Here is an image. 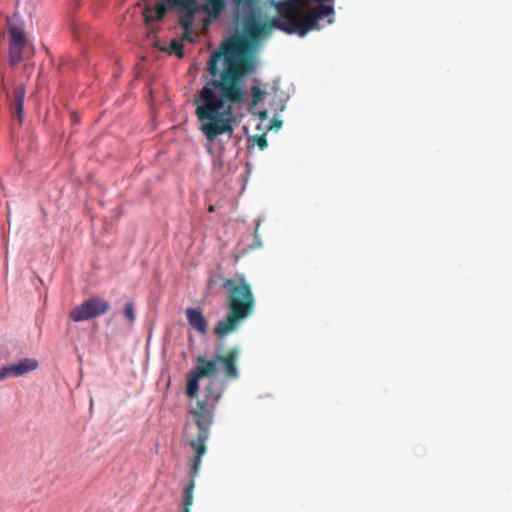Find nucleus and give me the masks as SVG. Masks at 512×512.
Masks as SVG:
<instances>
[{
	"label": "nucleus",
	"instance_id": "1",
	"mask_svg": "<svg viewBox=\"0 0 512 512\" xmlns=\"http://www.w3.org/2000/svg\"><path fill=\"white\" fill-rule=\"evenodd\" d=\"M255 67L246 41L240 38L225 41L210 56L207 71L211 79L193 99L195 114L201 122L200 130L208 141L233 133V106L244 101V80Z\"/></svg>",
	"mask_w": 512,
	"mask_h": 512
},
{
	"label": "nucleus",
	"instance_id": "2",
	"mask_svg": "<svg viewBox=\"0 0 512 512\" xmlns=\"http://www.w3.org/2000/svg\"><path fill=\"white\" fill-rule=\"evenodd\" d=\"M221 284L227 292L226 304L228 312L224 319L217 322L214 333L224 338L235 332L241 322L248 318L255 308V297L251 285L243 274H236L234 278H226L222 273H212L207 280V286L213 288Z\"/></svg>",
	"mask_w": 512,
	"mask_h": 512
},
{
	"label": "nucleus",
	"instance_id": "3",
	"mask_svg": "<svg viewBox=\"0 0 512 512\" xmlns=\"http://www.w3.org/2000/svg\"><path fill=\"white\" fill-rule=\"evenodd\" d=\"M282 1L276 3L278 17L273 18L269 23L251 20L245 25V34L250 42H257L261 37L268 36L272 28L304 37L309 31L320 28L319 21L321 19L334 14L332 5L320 4L306 11L307 6L297 4V12L286 18L279 6Z\"/></svg>",
	"mask_w": 512,
	"mask_h": 512
},
{
	"label": "nucleus",
	"instance_id": "4",
	"mask_svg": "<svg viewBox=\"0 0 512 512\" xmlns=\"http://www.w3.org/2000/svg\"><path fill=\"white\" fill-rule=\"evenodd\" d=\"M221 397V391L215 380H211L203 389V399L198 400L195 407L189 410L197 432H189L188 444L194 451L191 461L194 462L195 470L201 467L202 457L206 453V441L210 435V427L213 424V410Z\"/></svg>",
	"mask_w": 512,
	"mask_h": 512
},
{
	"label": "nucleus",
	"instance_id": "5",
	"mask_svg": "<svg viewBox=\"0 0 512 512\" xmlns=\"http://www.w3.org/2000/svg\"><path fill=\"white\" fill-rule=\"evenodd\" d=\"M240 355L238 347H232L226 354H216L212 359L198 356L195 368L187 374L186 394L195 398L199 390V380L215 376L222 372L228 380L239 377L237 361Z\"/></svg>",
	"mask_w": 512,
	"mask_h": 512
},
{
	"label": "nucleus",
	"instance_id": "6",
	"mask_svg": "<svg viewBox=\"0 0 512 512\" xmlns=\"http://www.w3.org/2000/svg\"><path fill=\"white\" fill-rule=\"evenodd\" d=\"M7 25L9 31V64L14 67L23 60V52L28 40L25 33V23L17 13L7 19Z\"/></svg>",
	"mask_w": 512,
	"mask_h": 512
},
{
	"label": "nucleus",
	"instance_id": "7",
	"mask_svg": "<svg viewBox=\"0 0 512 512\" xmlns=\"http://www.w3.org/2000/svg\"><path fill=\"white\" fill-rule=\"evenodd\" d=\"M109 309L110 304L107 300L93 296L83 301L80 305L74 307L69 312L68 317L74 322H82L101 316Z\"/></svg>",
	"mask_w": 512,
	"mask_h": 512
},
{
	"label": "nucleus",
	"instance_id": "8",
	"mask_svg": "<svg viewBox=\"0 0 512 512\" xmlns=\"http://www.w3.org/2000/svg\"><path fill=\"white\" fill-rule=\"evenodd\" d=\"M170 9H177L180 12L179 24L184 30L192 28L195 13L200 11L197 0H166Z\"/></svg>",
	"mask_w": 512,
	"mask_h": 512
},
{
	"label": "nucleus",
	"instance_id": "9",
	"mask_svg": "<svg viewBox=\"0 0 512 512\" xmlns=\"http://www.w3.org/2000/svg\"><path fill=\"white\" fill-rule=\"evenodd\" d=\"M185 313L188 324L201 335H205L208 325L201 309L189 307L186 309Z\"/></svg>",
	"mask_w": 512,
	"mask_h": 512
},
{
	"label": "nucleus",
	"instance_id": "10",
	"mask_svg": "<svg viewBox=\"0 0 512 512\" xmlns=\"http://www.w3.org/2000/svg\"><path fill=\"white\" fill-rule=\"evenodd\" d=\"M199 470H200V467H197V469L195 470L194 462L191 461V467H190V472H189L190 480H189L188 485L184 489L182 512H190V508L193 504V499H194L193 492H194V488H195V480L198 477Z\"/></svg>",
	"mask_w": 512,
	"mask_h": 512
},
{
	"label": "nucleus",
	"instance_id": "11",
	"mask_svg": "<svg viewBox=\"0 0 512 512\" xmlns=\"http://www.w3.org/2000/svg\"><path fill=\"white\" fill-rule=\"evenodd\" d=\"M37 361L34 359H22L16 364L5 366L8 370L9 376L19 377L37 368Z\"/></svg>",
	"mask_w": 512,
	"mask_h": 512
},
{
	"label": "nucleus",
	"instance_id": "12",
	"mask_svg": "<svg viewBox=\"0 0 512 512\" xmlns=\"http://www.w3.org/2000/svg\"><path fill=\"white\" fill-rule=\"evenodd\" d=\"M333 1L334 0H283L279 6L282 10L283 16L287 18L297 12V4L309 7L312 3H318L317 5H320L325 4V2Z\"/></svg>",
	"mask_w": 512,
	"mask_h": 512
},
{
	"label": "nucleus",
	"instance_id": "13",
	"mask_svg": "<svg viewBox=\"0 0 512 512\" xmlns=\"http://www.w3.org/2000/svg\"><path fill=\"white\" fill-rule=\"evenodd\" d=\"M167 6L164 1H158L155 7L146 6L143 10L144 22L148 24L152 21L162 20L167 12Z\"/></svg>",
	"mask_w": 512,
	"mask_h": 512
},
{
	"label": "nucleus",
	"instance_id": "14",
	"mask_svg": "<svg viewBox=\"0 0 512 512\" xmlns=\"http://www.w3.org/2000/svg\"><path fill=\"white\" fill-rule=\"evenodd\" d=\"M224 7L225 0H207L206 3L199 6V10L212 18H218L224 10Z\"/></svg>",
	"mask_w": 512,
	"mask_h": 512
},
{
	"label": "nucleus",
	"instance_id": "15",
	"mask_svg": "<svg viewBox=\"0 0 512 512\" xmlns=\"http://www.w3.org/2000/svg\"><path fill=\"white\" fill-rule=\"evenodd\" d=\"M169 53H174L178 57H183V44L178 40H172L169 46Z\"/></svg>",
	"mask_w": 512,
	"mask_h": 512
},
{
	"label": "nucleus",
	"instance_id": "16",
	"mask_svg": "<svg viewBox=\"0 0 512 512\" xmlns=\"http://www.w3.org/2000/svg\"><path fill=\"white\" fill-rule=\"evenodd\" d=\"M252 92V105H257L262 101L265 92L258 86H253L251 89Z\"/></svg>",
	"mask_w": 512,
	"mask_h": 512
},
{
	"label": "nucleus",
	"instance_id": "17",
	"mask_svg": "<svg viewBox=\"0 0 512 512\" xmlns=\"http://www.w3.org/2000/svg\"><path fill=\"white\" fill-rule=\"evenodd\" d=\"M124 316L132 323L135 320V308L133 302L126 303L124 310Z\"/></svg>",
	"mask_w": 512,
	"mask_h": 512
},
{
	"label": "nucleus",
	"instance_id": "18",
	"mask_svg": "<svg viewBox=\"0 0 512 512\" xmlns=\"http://www.w3.org/2000/svg\"><path fill=\"white\" fill-rule=\"evenodd\" d=\"M25 93V86L23 84L17 85L13 93L14 101H24Z\"/></svg>",
	"mask_w": 512,
	"mask_h": 512
},
{
	"label": "nucleus",
	"instance_id": "19",
	"mask_svg": "<svg viewBox=\"0 0 512 512\" xmlns=\"http://www.w3.org/2000/svg\"><path fill=\"white\" fill-rule=\"evenodd\" d=\"M23 106H24V101H14V103H13L14 113L17 115L20 122L22 121V117H23V111H24Z\"/></svg>",
	"mask_w": 512,
	"mask_h": 512
},
{
	"label": "nucleus",
	"instance_id": "20",
	"mask_svg": "<svg viewBox=\"0 0 512 512\" xmlns=\"http://www.w3.org/2000/svg\"><path fill=\"white\" fill-rule=\"evenodd\" d=\"M254 141L261 150L266 148L268 145L265 135L255 136Z\"/></svg>",
	"mask_w": 512,
	"mask_h": 512
},
{
	"label": "nucleus",
	"instance_id": "21",
	"mask_svg": "<svg viewBox=\"0 0 512 512\" xmlns=\"http://www.w3.org/2000/svg\"><path fill=\"white\" fill-rule=\"evenodd\" d=\"M183 38L189 42L193 41V29L190 28V30H184Z\"/></svg>",
	"mask_w": 512,
	"mask_h": 512
},
{
	"label": "nucleus",
	"instance_id": "22",
	"mask_svg": "<svg viewBox=\"0 0 512 512\" xmlns=\"http://www.w3.org/2000/svg\"><path fill=\"white\" fill-rule=\"evenodd\" d=\"M10 377L6 367H0V381Z\"/></svg>",
	"mask_w": 512,
	"mask_h": 512
},
{
	"label": "nucleus",
	"instance_id": "23",
	"mask_svg": "<svg viewBox=\"0 0 512 512\" xmlns=\"http://www.w3.org/2000/svg\"><path fill=\"white\" fill-rule=\"evenodd\" d=\"M328 23H329V24L333 23V18H329V19H328Z\"/></svg>",
	"mask_w": 512,
	"mask_h": 512
}]
</instances>
